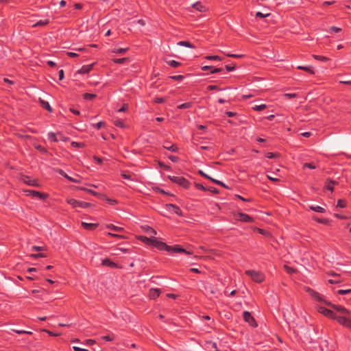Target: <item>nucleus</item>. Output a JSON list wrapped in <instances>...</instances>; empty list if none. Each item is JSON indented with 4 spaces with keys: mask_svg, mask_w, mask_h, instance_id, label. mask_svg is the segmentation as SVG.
Masks as SVG:
<instances>
[{
    "mask_svg": "<svg viewBox=\"0 0 351 351\" xmlns=\"http://www.w3.org/2000/svg\"><path fill=\"white\" fill-rule=\"evenodd\" d=\"M313 58L316 60H319V61H321V62H327L330 59L326 56H319V55H313Z\"/></svg>",
    "mask_w": 351,
    "mask_h": 351,
    "instance_id": "nucleus-29",
    "label": "nucleus"
},
{
    "mask_svg": "<svg viewBox=\"0 0 351 351\" xmlns=\"http://www.w3.org/2000/svg\"><path fill=\"white\" fill-rule=\"evenodd\" d=\"M234 216L237 220L242 222L252 223L254 221L253 217L243 213H238Z\"/></svg>",
    "mask_w": 351,
    "mask_h": 351,
    "instance_id": "nucleus-9",
    "label": "nucleus"
},
{
    "mask_svg": "<svg viewBox=\"0 0 351 351\" xmlns=\"http://www.w3.org/2000/svg\"><path fill=\"white\" fill-rule=\"evenodd\" d=\"M114 125L117 127L121 128L125 127L124 123L121 120H119V119L114 120Z\"/></svg>",
    "mask_w": 351,
    "mask_h": 351,
    "instance_id": "nucleus-45",
    "label": "nucleus"
},
{
    "mask_svg": "<svg viewBox=\"0 0 351 351\" xmlns=\"http://www.w3.org/2000/svg\"><path fill=\"white\" fill-rule=\"evenodd\" d=\"M341 31V29L340 27H337L336 26H332L330 27L328 32H330V33H332V32H339Z\"/></svg>",
    "mask_w": 351,
    "mask_h": 351,
    "instance_id": "nucleus-51",
    "label": "nucleus"
},
{
    "mask_svg": "<svg viewBox=\"0 0 351 351\" xmlns=\"http://www.w3.org/2000/svg\"><path fill=\"white\" fill-rule=\"evenodd\" d=\"M193 7L199 12H204L206 10L205 6L202 5L200 2H197L193 5Z\"/></svg>",
    "mask_w": 351,
    "mask_h": 351,
    "instance_id": "nucleus-26",
    "label": "nucleus"
},
{
    "mask_svg": "<svg viewBox=\"0 0 351 351\" xmlns=\"http://www.w3.org/2000/svg\"><path fill=\"white\" fill-rule=\"evenodd\" d=\"M235 68H236L235 65H230V64L226 65V69L227 71H228V72L234 71Z\"/></svg>",
    "mask_w": 351,
    "mask_h": 351,
    "instance_id": "nucleus-63",
    "label": "nucleus"
},
{
    "mask_svg": "<svg viewBox=\"0 0 351 351\" xmlns=\"http://www.w3.org/2000/svg\"><path fill=\"white\" fill-rule=\"evenodd\" d=\"M202 70L204 71H210V73H217L223 71L221 68L213 69L211 66H204L202 67Z\"/></svg>",
    "mask_w": 351,
    "mask_h": 351,
    "instance_id": "nucleus-18",
    "label": "nucleus"
},
{
    "mask_svg": "<svg viewBox=\"0 0 351 351\" xmlns=\"http://www.w3.org/2000/svg\"><path fill=\"white\" fill-rule=\"evenodd\" d=\"M243 319L247 322L251 326L256 327L257 324L256 322L255 319L251 315V313L248 311L243 312Z\"/></svg>",
    "mask_w": 351,
    "mask_h": 351,
    "instance_id": "nucleus-10",
    "label": "nucleus"
},
{
    "mask_svg": "<svg viewBox=\"0 0 351 351\" xmlns=\"http://www.w3.org/2000/svg\"><path fill=\"white\" fill-rule=\"evenodd\" d=\"M160 293H161V290L160 289L152 288V289H149L148 295L150 299L155 300L159 297Z\"/></svg>",
    "mask_w": 351,
    "mask_h": 351,
    "instance_id": "nucleus-15",
    "label": "nucleus"
},
{
    "mask_svg": "<svg viewBox=\"0 0 351 351\" xmlns=\"http://www.w3.org/2000/svg\"><path fill=\"white\" fill-rule=\"evenodd\" d=\"M193 106V104L192 102H186V103H183L179 106H178V109H186V108H190L191 107H192Z\"/></svg>",
    "mask_w": 351,
    "mask_h": 351,
    "instance_id": "nucleus-32",
    "label": "nucleus"
},
{
    "mask_svg": "<svg viewBox=\"0 0 351 351\" xmlns=\"http://www.w3.org/2000/svg\"><path fill=\"white\" fill-rule=\"evenodd\" d=\"M71 146L73 147H75V148H83L85 147V144L84 143H78V142L73 141L71 143Z\"/></svg>",
    "mask_w": 351,
    "mask_h": 351,
    "instance_id": "nucleus-40",
    "label": "nucleus"
},
{
    "mask_svg": "<svg viewBox=\"0 0 351 351\" xmlns=\"http://www.w3.org/2000/svg\"><path fill=\"white\" fill-rule=\"evenodd\" d=\"M279 156V154L273 153V152H267L265 154V157L267 158H273Z\"/></svg>",
    "mask_w": 351,
    "mask_h": 351,
    "instance_id": "nucleus-46",
    "label": "nucleus"
},
{
    "mask_svg": "<svg viewBox=\"0 0 351 351\" xmlns=\"http://www.w3.org/2000/svg\"><path fill=\"white\" fill-rule=\"evenodd\" d=\"M128 48H119L116 49L114 52L117 53L123 54L125 53L126 51H128Z\"/></svg>",
    "mask_w": 351,
    "mask_h": 351,
    "instance_id": "nucleus-52",
    "label": "nucleus"
},
{
    "mask_svg": "<svg viewBox=\"0 0 351 351\" xmlns=\"http://www.w3.org/2000/svg\"><path fill=\"white\" fill-rule=\"evenodd\" d=\"M198 173H199L201 176H202V177H204V178H207V179H208V180H211V179H213V178L210 177L208 175H207L206 173H204L203 171H202V170H199Z\"/></svg>",
    "mask_w": 351,
    "mask_h": 351,
    "instance_id": "nucleus-59",
    "label": "nucleus"
},
{
    "mask_svg": "<svg viewBox=\"0 0 351 351\" xmlns=\"http://www.w3.org/2000/svg\"><path fill=\"white\" fill-rule=\"evenodd\" d=\"M150 245H152L161 251H165L166 247H169V245L167 243L159 241L158 238L154 236H152V242L150 243Z\"/></svg>",
    "mask_w": 351,
    "mask_h": 351,
    "instance_id": "nucleus-6",
    "label": "nucleus"
},
{
    "mask_svg": "<svg viewBox=\"0 0 351 351\" xmlns=\"http://www.w3.org/2000/svg\"><path fill=\"white\" fill-rule=\"evenodd\" d=\"M107 228L112 230L113 231H117V232H121V231L123 230V228L116 226L113 224L107 225Z\"/></svg>",
    "mask_w": 351,
    "mask_h": 351,
    "instance_id": "nucleus-34",
    "label": "nucleus"
},
{
    "mask_svg": "<svg viewBox=\"0 0 351 351\" xmlns=\"http://www.w3.org/2000/svg\"><path fill=\"white\" fill-rule=\"evenodd\" d=\"M206 88L208 90H221L217 85H209L207 86Z\"/></svg>",
    "mask_w": 351,
    "mask_h": 351,
    "instance_id": "nucleus-60",
    "label": "nucleus"
},
{
    "mask_svg": "<svg viewBox=\"0 0 351 351\" xmlns=\"http://www.w3.org/2000/svg\"><path fill=\"white\" fill-rule=\"evenodd\" d=\"M178 45L180 46H184V47H189V48H194L195 47L194 45H192L190 42L185 41V40L178 42Z\"/></svg>",
    "mask_w": 351,
    "mask_h": 351,
    "instance_id": "nucleus-28",
    "label": "nucleus"
},
{
    "mask_svg": "<svg viewBox=\"0 0 351 351\" xmlns=\"http://www.w3.org/2000/svg\"><path fill=\"white\" fill-rule=\"evenodd\" d=\"M265 104L256 105L254 106L252 108L256 111H261L266 108Z\"/></svg>",
    "mask_w": 351,
    "mask_h": 351,
    "instance_id": "nucleus-44",
    "label": "nucleus"
},
{
    "mask_svg": "<svg viewBox=\"0 0 351 351\" xmlns=\"http://www.w3.org/2000/svg\"><path fill=\"white\" fill-rule=\"evenodd\" d=\"M336 184H338V182L337 181L332 180L330 179H327L325 182L324 189L332 192L334 191V186Z\"/></svg>",
    "mask_w": 351,
    "mask_h": 351,
    "instance_id": "nucleus-14",
    "label": "nucleus"
},
{
    "mask_svg": "<svg viewBox=\"0 0 351 351\" xmlns=\"http://www.w3.org/2000/svg\"><path fill=\"white\" fill-rule=\"evenodd\" d=\"M270 14H263L262 12H257L256 13V18H265V17H267L268 16H269Z\"/></svg>",
    "mask_w": 351,
    "mask_h": 351,
    "instance_id": "nucleus-57",
    "label": "nucleus"
},
{
    "mask_svg": "<svg viewBox=\"0 0 351 351\" xmlns=\"http://www.w3.org/2000/svg\"><path fill=\"white\" fill-rule=\"evenodd\" d=\"M168 178L172 182L177 184L184 189H189L190 187L191 184L189 181L182 176H169Z\"/></svg>",
    "mask_w": 351,
    "mask_h": 351,
    "instance_id": "nucleus-2",
    "label": "nucleus"
},
{
    "mask_svg": "<svg viewBox=\"0 0 351 351\" xmlns=\"http://www.w3.org/2000/svg\"><path fill=\"white\" fill-rule=\"evenodd\" d=\"M102 265L104 266H106V267H112V268H117V265L112 262L110 258H104L102 260Z\"/></svg>",
    "mask_w": 351,
    "mask_h": 351,
    "instance_id": "nucleus-21",
    "label": "nucleus"
},
{
    "mask_svg": "<svg viewBox=\"0 0 351 351\" xmlns=\"http://www.w3.org/2000/svg\"><path fill=\"white\" fill-rule=\"evenodd\" d=\"M303 168L304 169L308 168L311 169H316V166L313 162H306L303 165Z\"/></svg>",
    "mask_w": 351,
    "mask_h": 351,
    "instance_id": "nucleus-42",
    "label": "nucleus"
},
{
    "mask_svg": "<svg viewBox=\"0 0 351 351\" xmlns=\"http://www.w3.org/2000/svg\"><path fill=\"white\" fill-rule=\"evenodd\" d=\"M49 21L48 19L40 20L36 23L33 25V27L45 26V25H47V24H49Z\"/></svg>",
    "mask_w": 351,
    "mask_h": 351,
    "instance_id": "nucleus-33",
    "label": "nucleus"
},
{
    "mask_svg": "<svg viewBox=\"0 0 351 351\" xmlns=\"http://www.w3.org/2000/svg\"><path fill=\"white\" fill-rule=\"evenodd\" d=\"M167 63L168 65H169L170 66H171L173 68H177L182 64L180 62L173 60L167 61Z\"/></svg>",
    "mask_w": 351,
    "mask_h": 351,
    "instance_id": "nucleus-30",
    "label": "nucleus"
},
{
    "mask_svg": "<svg viewBox=\"0 0 351 351\" xmlns=\"http://www.w3.org/2000/svg\"><path fill=\"white\" fill-rule=\"evenodd\" d=\"M35 148L43 154H46L47 152V149L40 145L35 146Z\"/></svg>",
    "mask_w": 351,
    "mask_h": 351,
    "instance_id": "nucleus-48",
    "label": "nucleus"
},
{
    "mask_svg": "<svg viewBox=\"0 0 351 351\" xmlns=\"http://www.w3.org/2000/svg\"><path fill=\"white\" fill-rule=\"evenodd\" d=\"M30 257L34 258H45L47 257V255L43 253L40 254H32L30 255Z\"/></svg>",
    "mask_w": 351,
    "mask_h": 351,
    "instance_id": "nucleus-50",
    "label": "nucleus"
},
{
    "mask_svg": "<svg viewBox=\"0 0 351 351\" xmlns=\"http://www.w3.org/2000/svg\"><path fill=\"white\" fill-rule=\"evenodd\" d=\"M12 330L17 334H19V335H22V334H27V335H33V332H31V331H27V330H15V329H12Z\"/></svg>",
    "mask_w": 351,
    "mask_h": 351,
    "instance_id": "nucleus-37",
    "label": "nucleus"
},
{
    "mask_svg": "<svg viewBox=\"0 0 351 351\" xmlns=\"http://www.w3.org/2000/svg\"><path fill=\"white\" fill-rule=\"evenodd\" d=\"M166 208L168 210H172L178 216H182V211L179 206L173 204H166Z\"/></svg>",
    "mask_w": 351,
    "mask_h": 351,
    "instance_id": "nucleus-13",
    "label": "nucleus"
},
{
    "mask_svg": "<svg viewBox=\"0 0 351 351\" xmlns=\"http://www.w3.org/2000/svg\"><path fill=\"white\" fill-rule=\"evenodd\" d=\"M128 60V58H114L112 61L116 64H123Z\"/></svg>",
    "mask_w": 351,
    "mask_h": 351,
    "instance_id": "nucleus-38",
    "label": "nucleus"
},
{
    "mask_svg": "<svg viewBox=\"0 0 351 351\" xmlns=\"http://www.w3.org/2000/svg\"><path fill=\"white\" fill-rule=\"evenodd\" d=\"M306 291L312 297V298L314 299L315 301H317L318 302H323L326 305L331 307L334 310H335L341 313H343V314H350L351 313V312L349 310H348L343 306L333 304L330 302L326 300L325 297L323 295L320 294L319 293L317 292L316 291H315L309 287H308L306 289Z\"/></svg>",
    "mask_w": 351,
    "mask_h": 351,
    "instance_id": "nucleus-1",
    "label": "nucleus"
},
{
    "mask_svg": "<svg viewBox=\"0 0 351 351\" xmlns=\"http://www.w3.org/2000/svg\"><path fill=\"white\" fill-rule=\"evenodd\" d=\"M297 69H300V70H303L306 72H308V73H310L311 75L315 74L314 70L310 66H297Z\"/></svg>",
    "mask_w": 351,
    "mask_h": 351,
    "instance_id": "nucleus-23",
    "label": "nucleus"
},
{
    "mask_svg": "<svg viewBox=\"0 0 351 351\" xmlns=\"http://www.w3.org/2000/svg\"><path fill=\"white\" fill-rule=\"evenodd\" d=\"M206 59L209 60H218L221 61L223 58L219 56H207L205 57Z\"/></svg>",
    "mask_w": 351,
    "mask_h": 351,
    "instance_id": "nucleus-39",
    "label": "nucleus"
},
{
    "mask_svg": "<svg viewBox=\"0 0 351 351\" xmlns=\"http://www.w3.org/2000/svg\"><path fill=\"white\" fill-rule=\"evenodd\" d=\"M57 171L60 175H61L62 176H63L64 178H65L66 180H68L69 181H70L71 182H74V183H80V180H77L76 178H73L69 176L62 169H58Z\"/></svg>",
    "mask_w": 351,
    "mask_h": 351,
    "instance_id": "nucleus-16",
    "label": "nucleus"
},
{
    "mask_svg": "<svg viewBox=\"0 0 351 351\" xmlns=\"http://www.w3.org/2000/svg\"><path fill=\"white\" fill-rule=\"evenodd\" d=\"M21 179H22L23 182L24 183L27 184V185L33 186H39L38 180L36 179L32 178L30 176H23Z\"/></svg>",
    "mask_w": 351,
    "mask_h": 351,
    "instance_id": "nucleus-12",
    "label": "nucleus"
},
{
    "mask_svg": "<svg viewBox=\"0 0 351 351\" xmlns=\"http://www.w3.org/2000/svg\"><path fill=\"white\" fill-rule=\"evenodd\" d=\"M335 293L337 294H339V295L348 294V293H351V289H339V290H337Z\"/></svg>",
    "mask_w": 351,
    "mask_h": 351,
    "instance_id": "nucleus-41",
    "label": "nucleus"
},
{
    "mask_svg": "<svg viewBox=\"0 0 351 351\" xmlns=\"http://www.w3.org/2000/svg\"><path fill=\"white\" fill-rule=\"evenodd\" d=\"M162 147L163 148L172 152H177L178 151V147L176 144L170 145V143L167 141L164 143Z\"/></svg>",
    "mask_w": 351,
    "mask_h": 351,
    "instance_id": "nucleus-17",
    "label": "nucleus"
},
{
    "mask_svg": "<svg viewBox=\"0 0 351 351\" xmlns=\"http://www.w3.org/2000/svg\"><path fill=\"white\" fill-rule=\"evenodd\" d=\"M313 219L319 223H322V224H326V225L328 224L329 222V221L327 219H319L317 217H314Z\"/></svg>",
    "mask_w": 351,
    "mask_h": 351,
    "instance_id": "nucleus-43",
    "label": "nucleus"
},
{
    "mask_svg": "<svg viewBox=\"0 0 351 351\" xmlns=\"http://www.w3.org/2000/svg\"><path fill=\"white\" fill-rule=\"evenodd\" d=\"M346 206H347V202L345 199H339L337 200V207L343 208H346Z\"/></svg>",
    "mask_w": 351,
    "mask_h": 351,
    "instance_id": "nucleus-35",
    "label": "nucleus"
},
{
    "mask_svg": "<svg viewBox=\"0 0 351 351\" xmlns=\"http://www.w3.org/2000/svg\"><path fill=\"white\" fill-rule=\"evenodd\" d=\"M195 187L201 191H207V188L204 186L202 184L199 183H195Z\"/></svg>",
    "mask_w": 351,
    "mask_h": 351,
    "instance_id": "nucleus-58",
    "label": "nucleus"
},
{
    "mask_svg": "<svg viewBox=\"0 0 351 351\" xmlns=\"http://www.w3.org/2000/svg\"><path fill=\"white\" fill-rule=\"evenodd\" d=\"M66 202L71 205L73 208H88L91 206V204L88 202H86L84 201H79L73 198L67 199Z\"/></svg>",
    "mask_w": 351,
    "mask_h": 351,
    "instance_id": "nucleus-4",
    "label": "nucleus"
},
{
    "mask_svg": "<svg viewBox=\"0 0 351 351\" xmlns=\"http://www.w3.org/2000/svg\"><path fill=\"white\" fill-rule=\"evenodd\" d=\"M138 239L145 244H147L148 245H150V243L152 242V237L149 238L145 236H140L138 237Z\"/></svg>",
    "mask_w": 351,
    "mask_h": 351,
    "instance_id": "nucleus-27",
    "label": "nucleus"
},
{
    "mask_svg": "<svg viewBox=\"0 0 351 351\" xmlns=\"http://www.w3.org/2000/svg\"><path fill=\"white\" fill-rule=\"evenodd\" d=\"M317 311L319 313L330 319H335L337 316L332 311L323 306H319Z\"/></svg>",
    "mask_w": 351,
    "mask_h": 351,
    "instance_id": "nucleus-8",
    "label": "nucleus"
},
{
    "mask_svg": "<svg viewBox=\"0 0 351 351\" xmlns=\"http://www.w3.org/2000/svg\"><path fill=\"white\" fill-rule=\"evenodd\" d=\"M165 101V99L163 97H156L154 99V102L156 104H162V103H164Z\"/></svg>",
    "mask_w": 351,
    "mask_h": 351,
    "instance_id": "nucleus-61",
    "label": "nucleus"
},
{
    "mask_svg": "<svg viewBox=\"0 0 351 351\" xmlns=\"http://www.w3.org/2000/svg\"><path fill=\"white\" fill-rule=\"evenodd\" d=\"M102 339H104L106 341H111L114 339V336L113 335H106V336H103L101 337Z\"/></svg>",
    "mask_w": 351,
    "mask_h": 351,
    "instance_id": "nucleus-64",
    "label": "nucleus"
},
{
    "mask_svg": "<svg viewBox=\"0 0 351 351\" xmlns=\"http://www.w3.org/2000/svg\"><path fill=\"white\" fill-rule=\"evenodd\" d=\"M169 77L176 81H182L184 78V75H172V76H170Z\"/></svg>",
    "mask_w": 351,
    "mask_h": 351,
    "instance_id": "nucleus-49",
    "label": "nucleus"
},
{
    "mask_svg": "<svg viewBox=\"0 0 351 351\" xmlns=\"http://www.w3.org/2000/svg\"><path fill=\"white\" fill-rule=\"evenodd\" d=\"M165 251L169 253H185L189 255L193 254L192 251H187L179 245H174L173 246L169 245V247H166Z\"/></svg>",
    "mask_w": 351,
    "mask_h": 351,
    "instance_id": "nucleus-5",
    "label": "nucleus"
},
{
    "mask_svg": "<svg viewBox=\"0 0 351 351\" xmlns=\"http://www.w3.org/2000/svg\"><path fill=\"white\" fill-rule=\"evenodd\" d=\"M309 209L319 213H324L326 212L325 208L319 206H309Z\"/></svg>",
    "mask_w": 351,
    "mask_h": 351,
    "instance_id": "nucleus-24",
    "label": "nucleus"
},
{
    "mask_svg": "<svg viewBox=\"0 0 351 351\" xmlns=\"http://www.w3.org/2000/svg\"><path fill=\"white\" fill-rule=\"evenodd\" d=\"M39 101L40 103V105L41 106L45 109L46 110L49 111V112H52V108L51 107V106L49 105V102L48 101H46L43 99H41L40 98L39 99Z\"/></svg>",
    "mask_w": 351,
    "mask_h": 351,
    "instance_id": "nucleus-22",
    "label": "nucleus"
},
{
    "mask_svg": "<svg viewBox=\"0 0 351 351\" xmlns=\"http://www.w3.org/2000/svg\"><path fill=\"white\" fill-rule=\"evenodd\" d=\"M245 274L250 277L256 282L261 283L265 279L264 274L256 270H246Z\"/></svg>",
    "mask_w": 351,
    "mask_h": 351,
    "instance_id": "nucleus-3",
    "label": "nucleus"
},
{
    "mask_svg": "<svg viewBox=\"0 0 351 351\" xmlns=\"http://www.w3.org/2000/svg\"><path fill=\"white\" fill-rule=\"evenodd\" d=\"M342 280L339 278H335V279H330L328 280V283L330 284H338L341 282Z\"/></svg>",
    "mask_w": 351,
    "mask_h": 351,
    "instance_id": "nucleus-53",
    "label": "nucleus"
},
{
    "mask_svg": "<svg viewBox=\"0 0 351 351\" xmlns=\"http://www.w3.org/2000/svg\"><path fill=\"white\" fill-rule=\"evenodd\" d=\"M226 56L234 58H241L244 57L245 56L243 54H234V53H227L226 54Z\"/></svg>",
    "mask_w": 351,
    "mask_h": 351,
    "instance_id": "nucleus-47",
    "label": "nucleus"
},
{
    "mask_svg": "<svg viewBox=\"0 0 351 351\" xmlns=\"http://www.w3.org/2000/svg\"><path fill=\"white\" fill-rule=\"evenodd\" d=\"M339 324L351 329V319L344 316H337L335 319Z\"/></svg>",
    "mask_w": 351,
    "mask_h": 351,
    "instance_id": "nucleus-11",
    "label": "nucleus"
},
{
    "mask_svg": "<svg viewBox=\"0 0 351 351\" xmlns=\"http://www.w3.org/2000/svg\"><path fill=\"white\" fill-rule=\"evenodd\" d=\"M211 181H212L213 182H214L215 184H218V185H219V186H223V187L227 188V186H226V184H225L223 182H222L221 181H219V180H215V179H214V178L211 179Z\"/></svg>",
    "mask_w": 351,
    "mask_h": 351,
    "instance_id": "nucleus-56",
    "label": "nucleus"
},
{
    "mask_svg": "<svg viewBox=\"0 0 351 351\" xmlns=\"http://www.w3.org/2000/svg\"><path fill=\"white\" fill-rule=\"evenodd\" d=\"M296 96H297V95L295 93H285L283 95V97L285 99H288L295 98Z\"/></svg>",
    "mask_w": 351,
    "mask_h": 351,
    "instance_id": "nucleus-54",
    "label": "nucleus"
},
{
    "mask_svg": "<svg viewBox=\"0 0 351 351\" xmlns=\"http://www.w3.org/2000/svg\"><path fill=\"white\" fill-rule=\"evenodd\" d=\"M143 229L144 230V231L149 234H153V235H156L157 233H156V231L152 227L149 226H145L143 227Z\"/></svg>",
    "mask_w": 351,
    "mask_h": 351,
    "instance_id": "nucleus-25",
    "label": "nucleus"
},
{
    "mask_svg": "<svg viewBox=\"0 0 351 351\" xmlns=\"http://www.w3.org/2000/svg\"><path fill=\"white\" fill-rule=\"evenodd\" d=\"M93 64L84 65L81 67V69L78 71V73L80 74H86L88 73L93 69Z\"/></svg>",
    "mask_w": 351,
    "mask_h": 351,
    "instance_id": "nucleus-19",
    "label": "nucleus"
},
{
    "mask_svg": "<svg viewBox=\"0 0 351 351\" xmlns=\"http://www.w3.org/2000/svg\"><path fill=\"white\" fill-rule=\"evenodd\" d=\"M48 139L51 142H58V139L56 138V135L54 132H49L48 134Z\"/></svg>",
    "mask_w": 351,
    "mask_h": 351,
    "instance_id": "nucleus-36",
    "label": "nucleus"
},
{
    "mask_svg": "<svg viewBox=\"0 0 351 351\" xmlns=\"http://www.w3.org/2000/svg\"><path fill=\"white\" fill-rule=\"evenodd\" d=\"M97 97V95L95 94H93V93H86L83 95V98L86 100H93L94 99L95 97Z\"/></svg>",
    "mask_w": 351,
    "mask_h": 351,
    "instance_id": "nucleus-31",
    "label": "nucleus"
},
{
    "mask_svg": "<svg viewBox=\"0 0 351 351\" xmlns=\"http://www.w3.org/2000/svg\"><path fill=\"white\" fill-rule=\"evenodd\" d=\"M25 192L27 196L35 197L40 199H45L49 197L47 193H41L34 190H26Z\"/></svg>",
    "mask_w": 351,
    "mask_h": 351,
    "instance_id": "nucleus-7",
    "label": "nucleus"
},
{
    "mask_svg": "<svg viewBox=\"0 0 351 351\" xmlns=\"http://www.w3.org/2000/svg\"><path fill=\"white\" fill-rule=\"evenodd\" d=\"M82 226L84 229L88 230H94L98 227L97 223H86V222H82Z\"/></svg>",
    "mask_w": 351,
    "mask_h": 351,
    "instance_id": "nucleus-20",
    "label": "nucleus"
},
{
    "mask_svg": "<svg viewBox=\"0 0 351 351\" xmlns=\"http://www.w3.org/2000/svg\"><path fill=\"white\" fill-rule=\"evenodd\" d=\"M168 158L173 162H177L179 160V158L178 156L173 155L169 156Z\"/></svg>",
    "mask_w": 351,
    "mask_h": 351,
    "instance_id": "nucleus-62",
    "label": "nucleus"
},
{
    "mask_svg": "<svg viewBox=\"0 0 351 351\" xmlns=\"http://www.w3.org/2000/svg\"><path fill=\"white\" fill-rule=\"evenodd\" d=\"M105 125H106V123L104 121H99V122L97 123L96 124L93 125V126L96 129L99 130L101 128L102 126H104Z\"/></svg>",
    "mask_w": 351,
    "mask_h": 351,
    "instance_id": "nucleus-55",
    "label": "nucleus"
}]
</instances>
